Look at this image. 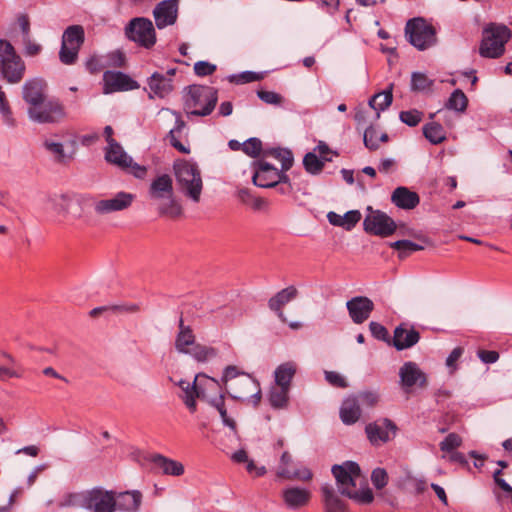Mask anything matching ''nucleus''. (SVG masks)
Returning <instances> with one entry per match:
<instances>
[{"instance_id": "nucleus-11", "label": "nucleus", "mask_w": 512, "mask_h": 512, "mask_svg": "<svg viewBox=\"0 0 512 512\" xmlns=\"http://www.w3.org/2000/svg\"><path fill=\"white\" fill-rule=\"evenodd\" d=\"M81 506L91 512H114L115 493L113 491H102L93 489L81 497Z\"/></svg>"}, {"instance_id": "nucleus-54", "label": "nucleus", "mask_w": 512, "mask_h": 512, "mask_svg": "<svg viewBox=\"0 0 512 512\" xmlns=\"http://www.w3.org/2000/svg\"><path fill=\"white\" fill-rule=\"evenodd\" d=\"M371 482L378 490L384 488L388 483V474L384 468H375L371 474Z\"/></svg>"}, {"instance_id": "nucleus-49", "label": "nucleus", "mask_w": 512, "mask_h": 512, "mask_svg": "<svg viewBox=\"0 0 512 512\" xmlns=\"http://www.w3.org/2000/svg\"><path fill=\"white\" fill-rule=\"evenodd\" d=\"M462 444V438L456 433H449L443 441L440 442V450L443 452H453Z\"/></svg>"}, {"instance_id": "nucleus-36", "label": "nucleus", "mask_w": 512, "mask_h": 512, "mask_svg": "<svg viewBox=\"0 0 512 512\" xmlns=\"http://www.w3.org/2000/svg\"><path fill=\"white\" fill-rule=\"evenodd\" d=\"M298 295V290L294 286H289L277 292L268 301V307L271 310H280L285 304L295 299Z\"/></svg>"}, {"instance_id": "nucleus-59", "label": "nucleus", "mask_w": 512, "mask_h": 512, "mask_svg": "<svg viewBox=\"0 0 512 512\" xmlns=\"http://www.w3.org/2000/svg\"><path fill=\"white\" fill-rule=\"evenodd\" d=\"M464 353L463 347H455L446 358V366L450 369V373H454L457 370V361L461 358Z\"/></svg>"}, {"instance_id": "nucleus-64", "label": "nucleus", "mask_w": 512, "mask_h": 512, "mask_svg": "<svg viewBox=\"0 0 512 512\" xmlns=\"http://www.w3.org/2000/svg\"><path fill=\"white\" fill-rule=\"evenodd\" d=\"M239 375H246V374L244 372L240 371L237 366L229 365L224 369L222 381L226 383L229 380H232Z\"/></svg>"}, {"instance_id": "nucleus-21", "label": "nucleus", "mask_w": 512, "mask_h": 512, "mask_svg": "<svg viewBox=\"0 0 512 512\" xmlns=\"http://www.w3.org/2000/svg\"><path fill=\"white\" fill-rule=\"evenodd\" d=\"M178 2H158L153 10V16L157 28L163 29L173 25L177 19Z\"/></svg>"}, {"instance_id": "nucleus-58", "label": "nucleus", "mask_w": 512, "mask_h": 512, "mask_svg": "<svg viewBox=\"0 0 512 512\" xmlns=\"http://www.w3.org/2000/svg\"><path fill=\"white\" fill-rule=\"evenodd\" d=\"M325 379L333 387H336V388L348 387V383H347L346 379L338 372L325 371Z\"/></svg>"}, {"instance_id": "nucleus-39", "label": "nucleus", "mask_w": 512, "mask_h": 512, "mask_svg": "<svg viewBox=\"0 0 512 512\" xmlns=\"http://www.w3.org/2000/svg\"><path fill=\"white\" fill-rule=\"evenodd\" d=\"M423 134L425 138L434 145L440 144L446 139L442 125L437 122L425 124L423 126Z\"/></svg>"}, {"instance_id": "nucleus-61", "label": "nucleus", "mask_w": 512, "mask_h": 512, "mask_svg": "<svg viewBox=\"0 0 512 512\" xmlns=\"http://www.w3.org/2000/svg\"><path fill=\"white\" fill-rule=\"evenodd\" d=\"M85 67L90 73L95 74L104 69V64L100 57L93 55L86 60Z\"/></svg>"}, {"instance_id": "nucleus-47", "label": "nucleus", "mask_w": 512, "mask_h": 512, "mask_svg": "<svg viewBox=\"0 0 512 512\" xmlns=\"http://www.w3.org/2000/svg\"><path fill=\"white\" fill-rule=\"evenodd\" d=\"M242 151L252 157H258L262 152V142L259 138L251 137L242 143Z\"/></svg>"}, {"instance_id": "nucleus-18", "label": "nucleus", "mask_w": 512, "mask_h": 512, "mask_svg": "<svg viewBox=\"0 0 512 512\" xmlns=\"http://www.w3.org/2000/svg\"><path fill=\"white\" fill-rule=\"evenodd\" d=\"M147 86L149 99H164L174 90L173 79L158 71L147 79Z\"/></svg>"}, {"instance_id": "nucleus-46", "label": "nucleus", "mask_w": 512, "mask_h": 512, "mask_svg": "<svg viewBox=\"0 0 512 512\" xmlns=\"http://www.w3.org/2000/svg\"><path fill=\"white\" fill-rule=\"evenodd\" d=\"M169 200L168 204L161 205L159 207V212L161 215L168 216L170 218H177L182 215V206L179 202L174 198V195L171 198H167Z\"/></svg>"}, {"instance_id": "nucleus-30", "label": "nucleus", "mask_w": 512, "mask_h": 512, "mask_svg": "<svg viewBox=\"0 0 512 512\" xmlns=\"http://www.w3.org/2000/svg\"><path fill=\"white\" fill-rule=\"evenodd\" d=\"M151 461L161 469L163 474L181 476L184 473V466L181 462L167 458L161 454L153 455Z\"/></svg>"}, {"instance_id": "nucleus-10", "label": "nucleus", "mask_w": 512, "mask_h": 512, "mask_svg": "<svg viewBox=\"0 0 512 512\" xmlns=\"http://www.w3.org/2000/svg\"><path fill=\"white\" fill-rule=\"evenodd\" d=\"M368 214L363 222L364 230L372 235L381 237H388L392 235L397 228L395 221L388 216L385 212L380 210L373 211L371 207H368Z\"/></svg>"}, {"instance_id": "nucleus-8", "label": "nucleus", "mask_w": 512, "mask_h": 512, "mask_svg": "<svg viewBox=\"0 0 512 512\" xmlns=\"http://www.w3.org/2000/svg\"><path fill=\"white\" fill-rule=\"evenodd\" d=\"M29 118L37 123H56L65 117L64 106L58 100H43L37 107H28Z\"/></svg>"}, {"instance_id": "nucleus-4", "label": "nucleus", "mask_w": 512, "mask_h": 512, "mask_svg": "<svg viewBox=\"0 0 512 512\" xmlns=\"http://www.w3.org/2000/svg\"><path fill=\"white\" fill-rule=\"evenodd\" d=\"M0 73L11 84L19 83L25 73V64L16 53L13 45L4 39H0Z\"/></svg>"}, {"instance_id": "nucleus-52", "label": "nucleus", "mask_w": 512, "mask_h": 512, "mask_svg": "<svg viewBox=\"0 0 512 512\" xmlns=\"http://www.w3.org/2000/svg\"><path fill=\"white\" fill-rule=\"evenodd\" d=\"M348 498L353 499L361 504H369L373 501L374 496L370 488L357 491L354 489L350 490V495H346Z\"/></svg>"}, {"instance_id": "nucleus-5", "label": "nucleus", "mask_w": 512, "mask_h": 512, "mask_svg": "<svg viewBox=\"0 0 512 512\" xmlns=\"http://www.w3.org/2000/svg\"><path fill=\"white\" fill-rule=\"evenodd\" d=\"M405 35L408 42L420 51L436 45V29L423 18L408 20L405 26Z\"/></svg>"}, {"instance_id": "nucleus-56", "label": "nucleus", "mask_w": 512, "mask_h": 512, "mask_svg": "<svg viewBox=\"0 0 512 512\" xmlns=\"http://www.w3.org/2000/svg\"><path fill=\"white\" fill-rule=\"evenodd\" d=\"M369 329L372 336L378 340L390 343L389 333L385 326L378 322H370Z\"/></svg>"}, {"instance_id": "nucleus-43", "label": "nucleus", "mask_w": 512, "mask_h": 512, "mask_svg": "<svg viewBox=\"0 0 512 512\" xmlns=\"http://www.w3.org/2000/svg\"><path fill=\"white\" fill-rule=\"evenodd\" d=\"M187 354H190L198 362H206L217 356V350L214 347L194 344Z\"/></svg>"}, {"instance_id": "nucleus-40", "label": "nucleus", "mask_w": 512, "mask_h": 512, "mask_svg": "<svg viewBox=\"0 0 512 512\" xmlns=\"http://www.w3.org/2000/svg\"><path fill=\"white\" fill-rule=\"evenodd\" d=\"M467 106L468 98L466 97L465 93L460 89L454 90L451 93L450 97L448 98L447 102L445 103V108L459 113L465 112Z\"/></svg>"}, {"instance_id": "nucleus-63", "label": "nucleus", "mask_w": 512, "mask_h": 512, "mask_svg": "<svg viewBox=\"0 0 512 512\" xmlns=\"http://www.w3.org/2000/svg\"><path fill=\"white\" fill-rule=\"evenodd\" d=\"M24 46H25V54L27 56H36L38 55L42 47L40 44L32 42L29 37L23 38Z\"/></svg>"}, {"instance_id": "nucleus-53", "label": "nucleus", "mask_w": 512, "mask_h": 512, "mask_svg": "<svg viewBox=\"0 0 512 512\" xmlns=\"http://www.w3.org/2000/svg\"><path fill=\"white\" fill-rule=\"evenodd\" d=\"M378 132L373 126H369L363 136L364 145L369 150H376L379 148Z\"/></svg>"}, {"instance_id": "nucleus-26", "label": "nucleus", "mask_w": 512, "mask_h": 512, "mask_svg": "<svg viewBox=\"0 0 512 512\" xmlns=\"http://www.w3.org/2000/svg\"><path fill=\"white\" fill-rule=\"evenodd\" d=\"M105 159L107 162L126 170L132 164V157H130L118 143L108 145L105 152Z\"/></svg>"}, {"instance_id": "nucleus-2", "label": "nucleus", "mask_w": 512, "mask_h": 512, "mask_svg": "<svg viewBox=\"0 0 512 512\" xmlns=\"http://www.w3.org/2000/svg\"><path fill=\"white\" fill-rule=\"evenodd\" d=\"M218 100L217 90L211 86L191 85L184 96V107L188 114L208 116Z\"/></svg>"}, {"instance_id": "nucleus-35", "label": "nucleus", "mask_w": 512, "mask_h": 512, "mask_svg": "<svg viewBox=\"0 0 512 512\" xmlns=\"http://www.w3.org/2000/svg\"><path fill=\"white\" fill-rule=\"evenodd\" d=\"M292 461V457L288 452H284L280 459V465L278 467L277 475L284 478H301L303 480H309L312 477V473L308 469H304L302 473L292 471L287 468L288 464Z\"/></svg>"}, {"instance_id": "nucleus-20", "label": "nucleus", "mask_w": 512, "mask_h": 512, "mask_svg": "<svg viewBox=\"0 0 512 512\" xmlns=\"http://www.w3.org/2000/svg\"><path fill=\"white\" fill-rule=\"evenodd\" d=\"M46 83L41 79H32L22 87V96L29 107H37L45 100Z\"/></svg>"}, {"instance_id": "nucleus-28", "label": "nucleus", "mask_w": 512, "mask_h": 512, "mask_svg": "<svg viewBox=\"0 0 512 512\" xmlns=\"http://www.w3.org/2000/svg\"><path fill=\"white\" fill-rule=\"evenodd\" d=\"M199 375H197L192 383L180 380L178 382V386L183 391V395H181V399L183 400L186 407L190 410L191 413H194L197 408L196 398L200 397V390L196 384Z\"/></svg>"}, {"instance_id": "nucleus-27", "label": "nucleus", "mask_w": 512, "mask_h": 512, "mask_svg": "<svg viewBox=\"0 0 512 512\" xmlns=\"http://www.w3.org/2000/svg\"><path fill=\"white\" fill-rule=\"evenodd\" d=\"M20 377H22V373L15 358L11 354L0 350V381L4 382L11 378Z\"/></svg>"}, {"instance_id": "nucleus-44", "label": "nucleus", "mask_w": 512, "mask_h": 512, "mask_svg": "<svg viewBox=\"0 0 512 512\" xmlns=\"http://www.w3.org/2000/svg\"><path fill=\"white\" fill-rule=\"evenodd\" d=\"M433 84L434 81L424 73L413 72L411 75V90L414 92H428Z\"/></svg>"}, {"instance_id": "nucleus-29", "label": "nucleus", "mask_w": 512, "mask_h": 512, "mask_svg": "<svg viewBox=\"0 0 512 512\" xmlns=\"http://www.w3.org/2000/svg\"><path fill=\"white\" fill-rule=\"evenodd\" d=\"M310 493L306 489L292 487L283 491V499L285 504L292 509L302 507L307 504Z\"/></svg>"}, {"instance_id": "nucleus-7", "label": "nucleus", "mask_w": 512, "mask_h": 512, "mask_svg": "<svg viewBox=\"0 0 512 512\" xmlns=\"http://www.w3.org/2000/svg\"><path fill=\"white\" fill-rule=\"evenodd\" d=\"M125 36L139 46L150 49L156 43V33L151 20L136 17L125 27Z\"/></svg>"}, {"instance_id": "nucleus-42", "label": "nucleus", "mask_w": 512, "mask_h": 512, "mask_svg": "<svg viewBox=\"0 0 512 512\" xmlns=\"http://www.w3.org/2000/svg\"><path fill=\"white\" fill-rule=\"evenodd\" d=\"M390 247L398 251L400 259H404L411 253L423 250L424 247L411 240H398L390 243Z\"/></svg>"}, {"instance_id": "nucleus-55", "label": "nucleus", "mask_w": 512, "mask_h": 512, "mask_svg": "<svg viewBox=\"0 0 512 512\" xmlns=\"http://www.w3.org/2000/svg\"><path fill=\"white\" fill-rule=\"evenodd\" d=\"M43 145L47 151L54 155L55 160L57 162H63L65 160L66 155L64 153V148L61 143L46 140Z\"/></svg>"}, {"instance_id": "nucleus-13", "label": "nucleus", "mask_w": 512, "mask_h": 512, "mask_svg": "<svg viewBox=\"0 0 512 512\" xmlns=\"http://www.w3.org/2000/svg\"><path fill=\"white\" fill-rule=\"evenodd\" d=\"M401 388L408 392L413 386L424 388L427 386V375L413 361L405 362L399 369Z\"/></svg>"}, {"instance_id": "nucleus-15", "label": "nucleus", "mask_w": 512, "mask_h": 512, "mask_svg": "<svg viewBox=\"0 0 512 512\" xmlns=\"http://www.w3.org/2000/svg\"><path fill=\"white\" fill-rule=\"evenodd\" d=\"M105 94H110L118 91H131L138 89L140 85L137 81L132 79L129 75L120 71H106L103 74Z\"/></svg>"}, {"instance_id": "nucleus-1", "label": "nucleus", "mask_w": 512, "mask_h": 512, "mask_svg": "<svg viewBox=\"0 0 512 512\" xmlns=\"http://www.w3.org/2000/svg\"><path fill=\"white\" fill-rule=\"evenodd\" d=\"M173 171L179 190L195 203L200 201L203 189L201 171L195 162L178 159L173 164Z\"/></svg>"}, {"instance_id": "nucleus-38", "label": "nucleus", "mask_w": 512, "mask_h": 512, "mask_svg": "<svg viewBox=\"0 0 512 512\" xmlns=\"http://www.w3.org/2000/svg\"><path fill=\"white\" fill-rule=\"evenodd\" d=\"M289 388L276 386L270 390L269 403L274 409H284L289 401Z\"/></svg>"}, {"instance_id": "nucleus-19", "label": "nucleus", "mask_w": 512, "mask_h": 512, "mask_svg": "<svg viewBox=\"0 0 512 512\" xmlns=\"http://www.w3.org/2000/svg\"><path fill=\"white\" fill-rule=\"evenodd\" d=\"M420 340V333L411 325L401 323L394 330L392 345L396 350L402 351L416 345Z\"/></svg>"}, {"instance_id": "nucleus-31", "label": "nucleus", "mask_w": 512, "mask_h": 512, "mask_svg": "<svg viewBox=\"0 0 512 512\" xmlns=\"http://www.w3.org/2000/svg\"><path fill=\"white\" fill-rule=\"evenodd\" d=\"M321 491L323 494L325 512H346L345 503L336 495L332 485H322Z\"/></svg>"}, {"instance_id": "nucleus-48", "label": "nucleus", "mask_w": 512, "mask_h": 512, "mask_svg": "<svg viewBox=\"0 0 512 512\" xmlns=\"http://www.w3.org/2000/svg\"><path fill=\"white\" fill-rule=\"evenodd\" d=\"M423 118V113L417 109L401 111L399 119L409 127L417 126Z\"/></svg>"}, {"instance_id": "nucleus-32", "label": "nucleus", "mask_w": 512, "mask_h": 512, "mask_svg": "<svg viewBox=\"0 0 512 512\" xmlns=\"http://www.w3.org/2000/svg\"><path fill=\"white\" fill-rule=\"evenodd\" d=\"M195 336L190 326H185L183 318L179 320V332L175 340V348L180 353L187 354L189 352V346L194 345Z\"/></svg>"}, {"instance_id": "nucleus-51", "label": "nucleus", "mask_w": 512, "mask_h": 512, "mask_svg": "<svg viewBox=\"0 0 512 512\" xmlns=\"http://www.w3.org/2000/svg\"><path fill=\"white\" fill-rule=\"evenodd\" d=\"M257 96L266 104L274 106H281L284 102L283 96L274 91L258 90Z\"/></svg>"}, {"instance_id": "nucleus-41", "label": "nucleus", "mask_w": 512, "mask_h": 512, "mask_svg": "<svg viewBox=\"0 0 512 512\" xmlns=\"http://www.w3.org/2000/svg\"><path fill=\"white\" fill-rule=\"evenodd\" d=\"M330 160L325 157L319 158L315 153L308 152L303 158V166L308 173L317 175L323 170L325 162Z\"/></svg>"}, {"instance_id": "nucleus-57", "label": "nucleus", "mask_w": 512, "mask_h": 512, "mask_svg": "<svg viewBox=\"0 0 512 512\" xmlns=\"http://www.w3.org/2000/svg\"><path fill=\"white\" fill-rule=\"evenodd\" d=\"M360 219H361L360 211L350 210V211L346 212L342 216V220L344 223L343 228L347 231H350L352 228H354L356 226V224L360 221Z\"/></svg>"}, {"instance_id": "nucleus-62", "label": "nucleus", "mask_w": 512, "mask_h": 512, "mask_svg": "<svg viewBox=\"0 0 512 512\" xmlns=\"http://www.w3.org/2000/svg\"><path fill=\"white\" fill-rule=\"evenodd\" d=\"M479 359L485 364H493L498 361L499 353L494 350H483L480 349L477 352Z\"/></svg>"}, {"instance_id": "nucleus-14", "label": "nucleus", "mask_w": 512, "mask_h": 512, "mask_svg": "<svg viewBox=\"0 0 512 512\" xmlns=\"http://www.w3.org/2000/svg\"><path fill=\"white\" fill-rule=\"evenodd\" d=\"M135 199V195L128 192H118L113 198L102 199L93 202L94 211L99 215L123 211L129 208Z\"/></svg>"}, {"instance_id": "nucleus-6", "label": "nucleus", "mask_w": 512, "mask_h": 512, "mask_svg": "<svg viewBox=\"0 0 512 512\" xmlns=\"http://www.w3.org/2000/svg\"><path fill=\"white\" fill-rule=\"evenodd\" d=\"M85 32L81 25L67 27L62 36L59 59L65 65H72L78 58L79 50L84 43Z\"/></svg>"}, {"instance_id": "nucleus-37", "label": "nucleus", "mask_w": 512, "mask_h": 512, "mask_svg": "<svg viewBox=\"0 0 512 512\" xmlns=\"http://www.w3.org/2000/svg\"><path fill=\"white\" fill-rule=\"evenodd\" d=\"M392 89L393 84H390L386 90L374 94L369 100V106L377 112L378 116L380 111L386 110L391 105L393 101Z\"/></svg>"}, {"instance_id": "nucleus-3", "label": "nucleus", "mask_w": 512, "mask_h": 512, "mask_svg": "<svg viewBox=\"0 0 512 512\" xmlns=\"http://www.w3.org/2000/svg\"><path fill=\"white\" fill-rule=\"evenodd\" d=\"M512 37L511 30L504 24L489 23L482 32L479 53L485 58H499L505 52V44Z\"/></svg>"}, {"instance_id": "nucleus-33", "label": "nucleus", "mask_w": 512, "mask_h": 512, "mask_svg": "<svg viewBox=\"0 0 512 512\" xmlns=\"http://www.w3.org/2000/svg\"><path fill=\"white\" fill-rule=\"evenodd\" d=\"M361 409L355 397L347 398L340 409V417L344 424L351 425L358 421Z\"/></svg>"}, {"instance_id": "nucleus-50", "label": "nucleus", "mask_w": 512, "mask_h": 512, "mask_svg": "<svg viewBox=\"0 0 512 512\" xmlns=\"http://www.w3.org/2000/svg\"><path fill=\"white\" fill-rule=\"evenodd\" d=\"M263 79L262 73H256L253 71H244L237 75L230 76L229 80L231 82H234L236 84H245V83H251L255 81H260Z\"/></svg>"}, {"instance_id": "nucleus-16", "label": "nucleus", "mask_w": 512, "mask_h": 512, "mask_svg": "<svg viewBox=\"0 0 512 512\" xmlns=\"http://www.w3.org/2000/svg\"><path fill=\"white\" fill-rule=\"evenodd\" d=\"M254 173L253 184L261 188H272L277 186L278 169L264 160H256L252 163Z\"/></svg>"}, {"instance_id": "nucleus-34", "label": "nucleus", "mask_w": 512, "mask_h": 512, "mask_svg": "<svg viewBox=\"0 0 512 512\" xmlns=\"http://www.w3.org/2000/svg\"><path fill=\"white\" fill-rule=\"evenodd\" d=\"M296 373V364L294 362H285L279 365L275 370V382L277 386L290 389L291 381Z\"/></svg>"}, {"instance_id": "nucleus-60", "label": "nucleus", "mask_w": 512, "mask_h": 512, "mask_svg": "<svg viewBox=\"0 0 512 512\" xmlns=\"http://www.w3.org/2000/svg\"><path fill=\"white\" fill-rule=\"evenodd\" d=\"M216 71V66L207 61H198L194 64V72L197 76L212 75Z\"/></svg>"}, {"instance_id": "nucleus-9", "label": "nucleus", "mask_w": 512, "mask_h": 512, "mask_svg": "<svg viewBox=\"0 0 512 512\" xmlns=\"http://www.w3.org/2000/svg\"><path fill=\"white\" fill-rule=\"evenodd\" d=\"M338 489L342 495H350V490L356 487V480L361 476L360 466L354 461H345L332 467Z\"/></svg>"}, {"instance_id": "nucleus-24", "label": "nucleus", "mask_w": 512, "mask_h": 512, "mask_svg": "<svg viewBox=\"0 0 512 512\" xmlns=\"http://www.w3.org/2000/svg\"><path fill=\"white\" fill-rule=\"evenodd\" d=\"M149 195L152 199H167L174 195L173 181L170 175L157 176L150 184Z\"/></svg>"}, {"instance_id": "nucleus-22", "label": "nucleus", "mask_w": 512, "mask_h": 512, "mask_svg": "<svg viewBox=\"0 0 512 512\" xmlns=\"http://www.w3.org/2000/svg\"><path fill=\"white\" fill-rule=\"evenodd\" d=\"M115 510L138 512L142 503V494L138 490L115 493Z\"/></svg>"}, {"instance_id": "nucleus-23", "label": "nucleus", "mask_w": 512, "mask_h": 512, "mask_svg": "<svg viewBox=\"0 0 512 512\" xmlns=\"http://www.w3.org/2000/svg\"><path fill=\"white\" fill-rule=\"evenodd\" d=\"M391 202L400 209L412 210L420 203V197L407 187L400 186L393 191Z\"/></svg>"}, {"instance_id": "nucleus-12", "label": "nucleus", "mask_w": 512, "mask_h": 512, "mask_svg": "<svg viewBox=\"0 0 512 512\" xmlns=\"http://www.w3.org/2000/svg\"><path fill=\"white\" fill-rule=\"evenodd\" d=\"M396 431V424L388 418L376 420L365 427L367 437L374 446L390 441L395 436Z\"/></svg>"}, {"instance_id": "nucleus-45", "label": "nucleus", "mask_w": 512, "mask_h": 512, "mask_svg": "<svg viewBox=\"0 0 512 512\" xmlns=\"http://www.w3.org/2000/svg\"><path fill=\"white\" fill-rule=\"evenodd\" d=\"M264 154H269L274 158L278 159L279 161H281V169L284 171H288L292 167L294 162L293 154L288 149L275 148L270 151H266Z\"/></svg>"}, {"instance_id": "nucleus-17", "label": "nucleus", "mask_w": 512, "mask_h": 512, "mask_svg": "<svg viewBox=\"0 0 512 512\" xmlns=\"http://www.w3.org/2000/svg\"><path fill=\"white\" fill-rule=\"evenodd\" d=\"M346 308L353 323L362 324L370 317L374 303L366 296H355L346 302Z\"/></svg>"}, {"instance_id": "nucleus-25", "label": "nucleus", "mask_w": 512, "mask_h": 512, "mask_svg": "<svg viewBox=\"0 0 512 512\" xmlns=\"http://www.w3.org/2000/svg\"><path fill=\"white\" fill-rule=\"evenodd\" d=\"M172 113L176 117L175 125L168 132L166 139H168L170 145L180 153L189 154L191 151L189 145H185L180 141L181 133L186 128V122L178 112L172 111Z\"/></svg>"}]
</instances>
